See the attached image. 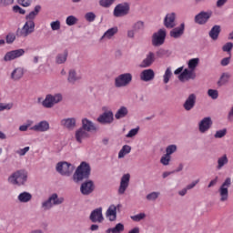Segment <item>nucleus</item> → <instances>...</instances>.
<instances>
[{"mask_svg":"<svg viewBox=\"0 0 233 233\" xmlns=\"http://www.w3.org/2000/svg\"><path fill=\"white\" fill-rule=\"evenodd\" d=\"M15 34L14 33H9L6 36H5V41L7 43V45H12V43H14V41H15Z\"/></svg>","mask_w":233,"mask_h":233,"instance_id":"nucleus-56","label":"nucleus"},{"mask_svg":"<svg viewBox=\"0 0 233 233\" xmlns=\"http://www.w3.org/2000/svg\"><path fill=\"white\" fill-rule=\"evenodd\" d=\"M26 181H28V172L25 169L15 171L8 177V182L16 187H23Z\"/></svg>","mask_w":233,"mask_h":233,"instance_id":"nucleus-3","label":"nucleus"},{"mask_svg":"<svg viewBox=\"0 0 233 233\" xmlns=\"http://www.w3.org/2000/svg\"><path fill=\"white\" fill-rule=\"evenodd\" d=\"M17 201L20 203H30L32 201V195L28 191H23L17 196Z\"/></svg>","mask_w":233,"mask_h":233,"instance_id":"nucleus-33","label":"nucleus"},{"mask_svg":"<svg viewBox=\"0 0 233 233\" xmlns=\"http://www.w3.org/2000/svg\"><path fill=\"white\" fill-rule=\"evenodd\" d=\"M50 26L53 31L61 30V22L59 20L53 21L50 23Z\"/></svg>","mask_w":233,"mask_h":233,"instance_id":"nucleus-52","label":"nucleus"},{"mask_svg":"<svg viewBox=\"0 0 233 233\" xmlns=\"http://www.w3.org/2000/svg\"><path fill=\"white\" fill-rule=\"evenodd\" d=\"M177 152V146L176 144L169 145L166 147V154L167 156H172V154H176Z\"/></svg>","mask_w":233,"mask_h":233,"instance_id":"nucleus-45","label":"nucleus"},{"mask_svg":"<svg viewBox=\"0 0 233 233\" xmlns=\"http://www.w3.org/2000/svg\"><path fill=\"white\" fill-rule=\"evenodd\" d=\"M159 196H161V193L159 191H153L146 196V199L147 201H156L159 198Z\"/></svg>","mask_w":233,"mask_h":233,"instance_id":"nucleus-42","label":"nucleus"},{"mask_svg":"<svg viewBox=\"0 0 233 233\" xmlns=\"http://www.w3.org/2000/svg\"><path fill=\"white\" fill-rule=\"evenodd\" d=\"M167 39V29L161 28L152 35L151 43L153 46H162Z\"/></svg>","mask_w":233,"mask_h":233,"instance_id":"nucleus-9","label":"nucleus"},{"mask_svg":"<svg viewBox=\"0 0 233 233\" xmlns=\"http://www.w3.org/2000/svg\"><path fill=\"white\" fill-rule=\"evenodd\" d=\"M226 165H228V157H227V155H223L218 158L216 168L217 170H221V168Z\"/></svg>","mask_w":233,"mask_h":233,"instance_id":"nucleus-37","label":"nucleus"},{"mask_svg":"<svg viewBox=\"0 0 233 233\" xmlns=\"http://www.w3.org/2000/svg\"><path fill=\"white\" fill-rule=\"evenodd\" d=\"M74 170H76V166L68 162H59L56 165V171L59 172L61 176H66V177L74 174Z\"/></svg>","mask_w":233,"mask_h":233,"instance_id":"nucleus-8","label":"nucleus"},{"mask_svg":"<svg viewBox=\"0 0 233 233\" xmlns=\"http://www.w3.org/2000/svg\"><path fill=\"white\" fill-rule=\"evenodd\" d=\"M232 48H233V43H232V42H228V43H226V44L222 46L223 52H228V54L230 53V52H232Z\"/></svg>","mask_w":233,"mask_h":233,"instance_id":"nucleus-57","label":"nucleus"},{"mask_svg":"<svg viewBox=\"0 0 233 233\" xmlns=\"http://www.w3.org/2000/svg\"><path fill=\"white\" fill-rule=\"evenodd\" d=\"M139 134V127L131 129L127 135L126 137L130 138V137H136Z\"/></svg>","mask_w":233,"mask_h":233,"instance_id":"nucleus-53","label":"nucleus"},{"mask_svg":"<svg viewBox=\"0 0 233 233\" xmlns=\"http://www.w3.org/2000/svg\"><path fill=\"white\" fill-rule=\"evenodd\" d=\"M77 81H81V76L77 75L75 69H70L68 71L67 82L70 85H76Z\"/></svg>","mask_w":233,"mask_h":233,"instance_id":"nucleus-31","label":"nucleus"},{"mask_svg":"<svg viewBox=\"0 0 233 233\" xmlns=\"http://www.w3.org/2000/svg\"><path fill=\"white\" fill-rule=\"evenodd\" d=\"M25 76V67H15L10 74L11 81H21Z\"/></svg>","mask_w":233,"mask_h":233,"instance_id":"nucleus-25","label":"nucleus"},{"mask_svg":"<svg viewBox=\"0 0 233 233\" xmlns=\"http://www.w3.org/2000/svg\"><path fill=\"white\" fill-rule=\"evenodd\" d=\"M154 77H156V73L154 69H145L140 73V79L145 83H148V81H153Z\"/></svg>","mask_w":233,"mask_h":233,"instance_id":"nucleus-27","label":"nucleus"},{"mask_svg":"<svg viewBox=\"0 0 233 233\" xmlns=\"http://www.w3.org/2000/svg\"><path fill=\"white\" fill-rule=\"evenodd\" d=\"M227 1H228V0H218L217 7L221 8L222 6H225V5H227Z\"/></svg>","mask_w":233,"mask_h":233,"instance_id":"nucleus-62","label":"nucleus"},{"mask_svg":"<svg viewBox=\"0 0 233 233\" xmlns=\"http://www.w3.org/2000/svg\"><path fill=\"white\" fill-rule=\"evenodd\" d=\"M94 190H96L94 181L86 180L81 184L80 192L83 194V196H90Z\"/></svg>","mask_w":233,"mask_h":233,"instance_id":"nucleus-17","label":"nucleus"},{"mask_svg":"<svg viewBox=\"0 0 233 233\" xmlns=\"http://www.w3.org/2000/svg\"><path fill=\"white\" fill-rule=\"evenodd\" d=\"M128 116V107L121 106L115 114L116 119H123Z\"/></svg>","mask_w":233,"mask_h":233,"instance_id":"nucleus-34","label":"nucleus"},{"mask_svg":"<svg viewBox=\"0 0 233 233\" xmlns=\"http://www.w3.org/2000/svg\"><path fill=\"white\" fill-rule=\"evenodd\" d=\"M230 185H232V179L230 177H227L219 187L218 194L220 197L219 201H221V203L228 201V188L230 187Z\"/></svg>","mask_w":233,"mask_h":233,"instance_id":"nucleus-7","label":"nucleus"},{"mask_svg":"<svg viewBox=\"0 0 233 233\" xmlns=\"http://www.w3.org/2000/svg\"><path fill=\"white\" fill-rule=\"evenodd\" d=\"M117 32H119L117 26L107 29L100 37V41H110V39H112L116 35V34H117Z\"/></svg>","mask_w":233,"mask_h":233,"instance_id":"nucleus-29","label":"nucleus"},{"mask_svg":"<svg viewBox=\"0 0 233 233\" xmlns=\"http://www.w3.org/2000/svg\"><path fill=\"white\" fill-rule=\"evenodd\" d=\"M130 152H132V147L128 145L123 146L118 152V159H123V157H125L127 154H130Z\"/></svg>","mask_w":233,"mask_h":233,"instance_id":"nucleus-39","label":"nucleus"},{"mask_svg":"<svg viewBox=\"0 0 233 233\" xmlns=\"http://www.w3.org/2000/svg\"><path fill=\"white\" fill-rule=\"evenodd\" d=\"M133 30H135V32H141V30H145V22L139 20L137 21L133 26H132Z\"/></svg>","mask_w":233,"mask_h":233,"instance_id":"nucleus-44","label":"nucleus"},{"mask_svg":"<svg viewBox=\"0 0 233 233\" xmlns=\"http://www.w3.org/2000/svg\"><path fill=\"white\" fill-rule=\"evenodd\" d=\"M88 137H90V133L81 127L75 132V139L79 145H81L85 139H88Z\"/></svg>","mask_w":233,"mask_h":233,"instance_id":"nucleus-24","label":"nucleus"},{"mask_svg":"<svg viewBox=\"0 0 233 233\" xmlns=\"http://www.w3.org/2000/svg\"><path fill=\"white\" fill-rule=\"evenodd\" d=\"M130 186V174L127 173L122 176L120 178V184L117 189V194L123 196L127 192L128 187Z\"/></svg>","mask_w":233,"mask_h":233,"instance_id":"nucleus-13","label":"nucleus"},{"mask_svg":"<svg viewBox=\"0 0 233 233\" xmlns=\"http://www.w3.org/2000/svg\"><path fill=\"white\" fill-rule=\"evenodd\" d=\"M154 61H156V55L154 52H149L146 56V58L142 61L140 66L142 68H148V66H152Z\"/></svg>","mask_w":233,"mask_h":233,"instance_id":"nucleus-30","label":"nucleus"},{"mask_svg":"<svg viewBox=\"0 0 233 233\" xmlns=\"http://www.w3.org/2000/svg\"><path fill=\"white\" fill-rule=\"evenodd\" d=\"M60 125L66 130H74L77 127V118L76 117H66L60 121Z\"/></svg>","mask_w":233,"mask_h":233,"instance_id":"nucleus-19","label":"nucleus"},{"mask_svg":"<svg viewBox=\"0 0 233 233\" xmlns=\"http://www.w3.org/2000/svg\"><path fill=\"white\" fill-rule=\"evenodd\" d=\"M176 17H177V15L176 13L174 12H171V13H167L166 15V16L164 17V26L166 28H169V29H172V28H176Z\"/></svg>","mask_w":233,"mask_h":233,"instance_id":"nucleus-20","label":"nucleus"},{"mask_svg":"<svg viewBox=\"0 0 233 233\" xmlns=\"http://www.w3.org/2000/svg\"><path fill=\"white\" fill-rule=\"evenodd\" d=\"M197 101L198 95L194 93L189 94L183 104V108L186 110V112H190V110L196 106Z\"/></svg>","mask_w":233,"mask_h":233,"instance_id":"nucleus-15","label":"nucleus"},{"mask_svg":"<svg viewBox=\"0 0 233 233\" xmlns=\"http://www.w3.org/2000/svg\"><path fill=\"white\" fill-rule=\"evenodd\" d=\"M18 5H21V6H24L25 8H28L30 5H32V0H17Z\"/></svg>","mask_w":233,"mask_h":233,"instance_id":"nucleus-59","label":"nucleus"},{"mask_svg":"<svg viewBox=\"0 0 233 233\" xmlns=\"http://www.w3.org/2000/svg\"><path fill=\"white\" fill-rule=\"evenodd\" d=\"M104 113H102L98 117V123L101 125H112L114 123V112L112 109H106V107H103Z\"/></svg>","mask_w":233,"mask_h":233,"instance_id":"nucleus-10","label":"nucleus"},{"mask_svg":"<svg viewBox=\"0 0 233 233\" xmlns=\"http://www.w3.org/2000/svg\"><path fill=\"white\" fill-rule=\"evenodd\" d=\"M130 12V5L127 3L118 4L113 12L115 17H125Z\"/></svg>","mask_w":233,"mask_h":233,"instance_id":"nucleus-12","label":"nucleus"},{"mask_svg":"<svg viewBox=\"0 0 233 233\" xmlns=\"http://www.w3.org/2000/svg\"><path fill=\"white\" fill-rule=\"evenodd\" d=\"M212 118L210 116H206L198 123V130L201 134H205L206 132H208L210 128H212Z\"/></svg>","mask_w":233,"mask_h":233,"instance_id":"nucleus-16","label":"nucleus"},{"mask_svg":"<svg viewBox=\"0 0 233 233\" xmlns=\"http://www.w3.org/2000/svg\"><path fill=\"white\" fill-rule=\"evenodd\" d=\"M63 101V95L55 94V95H46V98L42 102V106L45 108H53L55 105L57 103H61Z\"/></svg>","mask_w":233,"mask_h":233,"instance_id":"nucleus-6","label":"nucleus"},{"mask_svg":"<svg viewBox=\"0 0 233 233\" xmlns=\"http://www.w3.org/2000/svg\"><path fill=\"white\" fill-rule=\"evenodd\" d=\"M90 164L82 162L73 175L75 183H79V181H83V179H88V177H90Z\"/></svg>","mask_w":233,"mask_h":233,"instance_id":"nucleus-2","label":"nucleus"},{"mask_svg":"<svg viewBox=\"0 0 233 233\" xmlns=\"http://www.w3.org/2000/svg\"><path fill=\"white\" fill-rule=\"evenodd\" d=\"M179 81H190V79H196V72L191 69L186 68L178 76Z\"/></svg>","mask_w":233,"mask_h":233,"instance_id":"nucleus-26","label":"nucleus"},{"mask_svg":"<svg viewBox=\"0 0 233 233\" xmlns=\"http://www.w3.org/2000/svg\"><path fill=\"white\" fill-rule=\"evenodd\" d=\"M198 65H199V58H192L187 62V69L191 70L192 72H195Z\"/></svg>","mask_w":233,"mask_h":233,"instance_id":"nucleus-40","label":"nucleus"},{"mask_svg":"<svg viewBox=\"0 0 233 233\" xmlns=\"http://www.w3.org/2000/svg\"><path fill=\"white\" fill-rule=\"evenodd\" d=\"M85 19L88 21V23H94L96 21V14L94 12H88L85 15Z\"/></svg>","mask_w":233,"mask_h":233,"instance_id":"nucleus-54","label":"nucleus"},{"mask_svg":"<svg viewBox=\"0 0 233 233\" xmlns=\"http://www.w3.org/2000/svg\"><path fill=\"white\" fill-rule=\"evenodd\" d=\"M66 24L67 25V26H74V25L77 24V17L74 15L67 16L66 19Z\"/></svg>","mask_w":233,"mask_h":233,"instance_id":"nucleus-48","label":"nucleus"},{"mask_svg":"<svg viewBox=\"0 0 233 233\" xmlns=\"http://www.w3.org/2000/svg\"><path fill=\"white\" fill-rule=\"evenodd\" d=\"M226 136H227V128H223L220 130H217L214 135V137H215V139H221V138L225 137Z\"/></svg>","mask_w":233,"mask_h":233,"instance_id":"nucleus-49","label":"nucleus"},{"mask_svg":"<svg viewBox=\"0 0 233 233\" xmlns=\"http://www.w3.org/2000/svg\"><path fill=\"white\" fill-rule=\"evenodd\" d=\"M23 56H25V49L23 48L9 51L5 55L4 61H14V59L23 57Z\"/></svg>","mask_w":233,"mask_h":233,"instance_id":"nucleus-18","label":"nucleus"},{"mask_svg":"<svg viewBox=\"0 0 233 233\" xmlns=\"http://www.w3.org/2000/svg\"><path fill=\"white\" fill-rule=\"evenodd\" d=\"M232 78V74L230 72H224L220 75L218 81L217 82L218 86H225L230 79Z\"/></svg>","mask_w":233,"mask_h":233,"instance_id":"nucleus-32","label":"nucleus"},{"mask_svg":"<svg viewBox=\"0 0 233 233\" xmlns=\"http://www.w3.org/2000/svg\"><path fill=\"white\" fill-rule=\"evenodd\" d=\"M198 183H199V180H195L191 184L187 185L186 187L187 190H192V188H194V187H196Z\"/></svg>","mask_w":233,"mask_h":233,"instance_id":"nucleus-63","label":"nucleus"},{"mask_svg":"<svg viewBox=\"0 0 233 233\" xmlns=\"http://www.w3.org/2000/svg\"><path fill=\"white\" fill-rule=\"evenodd\" d=\"M208 96L211 97V99H218V97H219V92L217 89H208Z\"/></svg>","mask_w":233,"mask_h":233,"instance_id":"nucleus-50","label":"nucleus"},{"mask_svg":"<svg viewBox=\"0 0 233 233\" xmlns=\"http://www.w3.org/2000/svg\"><path fill=\"white\" fill-rule=\"evenodd\" d=\"M125 231V225L123 223H117L114 228L106 229V233H121Z\"/></svg>","mask_w":233,"mask_h":233,"instance_id":"nucleus-38","label":"nucleus"},{"mask_svg":"<svg viewBox=\"0 0 233 233\" xmlns=\"http://www.w3.org/2000/svg\"><path fill=\"white\" fill-rule=\"evenodd\" d=\"M114 3H116V0H99V5L103 8H110Z\"/></svg>","mask_w":233,"mask_h":233,"instance_id":"nucleus-47","label":"nucleus"},{"mask_svg":"<svg viewBox=\"0 0 233 233\" xmlns=\"http://www.w3.org/2000/svg\"><path fill=\"white\" fill-rule=\"evenodd\" d=\"M63 203H65V198L63 197H59L57 193H54L41 203V208L46 212V210H52L54 207L63 205Z\"/></svg>","mask_w":233,"mask_h":233,"instance_id":"nucleus-4","label":"nucleus"},{"mask_svg":"<svg viewBox=\"0 0 233 233\" xmlns=\"http://www.w3.org/2000/svg\"><path fill=\"white\" fill-rule=\"evenodd\" d=\"M132 79L133 76L131 75V73H123L118 75L116 78H115V87L116 88H125L127 86H128V85H130V83H132Z\"/></svg>","mask_w":233,"mask_h":233,"instance_id":"nucleus-5","label":"nucleus"},{"mask_svg":"<svg viewBox=\"0 0 233 233\" xmlns=\"http://www.w3.org/2000/svg\"><path fill=\"white\" fill-rule=\"evenodd\" d=\"M80 128L86 130V132H87L88 134H90V132H96V130H97L96 124H94V122L87 118L82 119V127Z\"/></svg>","mask_w":233,"mask_h":233,"instance_id":"nucleus-28","label":"nucleus"},{"mask_svg":"<svg viewBox=\"0 0 233 233\" xmlns=\"http://www.w3.org/2000/svg\"><path fill=\"white\" fill-rule=\"evenodd\" d=\"M27 152H30V147H25L24 148H20L15 151V154H17V156L23 157V156H26Z\"/></svg>","mask_w":233,"mask_h":233,"instance_id":"nucleus-55","label":"nucleus"},{"mask_svg":"<svg viewBox=\"0 0 233 233\" xmlns=\"http://www.w3.org/2000/svg\"><path fill=\"white\" fill-rule=\"evenodd\" d=\"M29 130L33 132H48V130H50V123L46 120H42L31 127Z\"/></svg>","mask_w":233,"mask_h":233,"instance_id":"nucleus-22","label":"nucleus"},{"mask_svg":"<svg viewBox=\"0 0 233 233\" xmlns=\"http://www.w3.org/2000/svg\"><path fill=\"white\" fill-rule=\"evenodd\" d=\"M163 83L164 85H168L170 79H172V68L167 67L163 75Z\"/></svg>","mask_w":233,"mask_h":233,"instance_id":"nucleus-41","label":"nucleus"},{"mask_svg":"<svg viewBox=\"0 0 233 233\" xmlns=\"http://www.w3.org/2000/svg\"><path fill=\"white\" fill-rule=\"evenodd\" d=\"M13 12H15V14H21L22 15H25V14H26V10L21 8V6L19 5H14Z\"/></svg>","mask_w":233,"mask_h":233,"instance_id":"nucleus-58","label":"nucleus"},{"mask_svg":"<svg viewBox=\"0 0 233 233\" xmlns=\"http://www.w3.org/2000/svg\"><path fill=\"white\" fill-rule=\"evenodd\" d=\"M167 54V52L165 51V49H158L157 51V56L158 57H163V56H165Z\"/></svg>","mask_w":233,"mask_h":233,"instance_id":"nucleus-64","label":"nucleus"},{"mask_svg":"<svg viewBox=\"0 0 233 233\" xmlns=\"http://www.w3.org/2000/svg\"><path fill=\"white\" fill-rule=\"evenodd\" d=\"M39 12H41V5H35L34 10L25 15L24 25L16 29V37H28L35 32V18L39 15Z\"/></svg>","mask_w":233,"mask_h":233,"instance_id":"nucleus-1","label":"nucleus"},{"mask_svg":"<svg viewBox=\"0 0 233 233\" xmlns=\"http://www.w3.org/2000/svg\"><path fill=\"white\" fill-rule=\"evenodd\" d=\"M66 59H68V52L64 51L56 55V65H65V63H66Z\"/></svg>","mask_w":233,"mask_h":233,"instance_id":"nucleus-36","label":"nucleus"},{"mask_svg":"<svg viewBox=\"0 0 233 233\" xmlns=\"http://www.w3.org/2000/svg\"><path fill=\"white\" fill-rule=\"evenodd\" d=\"M89 219L91 223H103V221H105V217L103 216V208L100 207L91 211Z\"/></svg>","mask_w":233,"mask_h":233,"instance_id":"nucleus-14","label":"nucleus"},{"mask_svg":"<svg viewBox=\"0 0 233 233\" xmlns=\"http://www.w3.org/2000/svg\"><path fill=\"white\" fill-rule=\"evenodd\" d=\"M219 34H221V26L220 25H214L211 30L209 31V37L213 41H218V37H219Z\"/></svg>","mask_w":233,"mask_h":233,"instance_id":"nucleus-35","label":"nucleus"},{"mask_svg":"<svg viewBox=\"0 0 233 233\" xmlns=\"http://www.w3.org/2000/svg\"><path fill=\"white\" fill-rule=\"evenodd\" d=\"M170 161H172V157H170V155H167V153L160 158V163L164 167H168V165H170Z\"/></svg>","mask_w":233,"mask_h":233,"instance_id":"nucleus-43","label":"nucleus"},{"mask_svg":"<svg viewBox=\"0 0 233 233\" xmlns=\"http://www.w3.org/2000/svg\"><path fill=\"white\" fill-rule=\"evenodd\" d=\"M221 66H228L230 65V57H225L220 61Z\"/></svg>","mask_w":233,"mask_h":233,"instance_id":"nucleus-61","label":"nucleus"},{"mask_svg":"<svg viewBox=\"0 0 233 233\" xmlns=\"http://www.w3.org/2000/svg\"><path fill=\"white\" fill-rule=\"evenodd\" d=\"M184 34H185V23H181L177 27H173V29L169 32V35L173 39H181Z\"/></svg>","mask_w":233,"mask_h":233,"instance_id":"nucleus-23","label":"nucleus"},{"mask_svg":"<svg viewBox=\"0 0 233 233\" xmlns=\"http://www.w3.org/2000/svg\"><path fill=\"white\" fill-rule=\"evenodd\" d=\"M34 125V121L32 120H26V123L24 124V125H21L19 127H18V130L20 132H26L28 130V128H30V127H32Z\"/></svg>","mask_w":233,"mask_h":233,"instance_id":"nucleus-46","label":"nucleus"},{"mask_svg":"<svg viewBox=\"0 0 233 233\" xmlns=\"http://www.w3.org/2000/svg\"><path fill=\"white\" fill-rule=\"evenodd\" d=\"M212 10H208V11H200L198 14L195 15L194 21L196 25H207L212 17Z\"/></svg>","mask_w":233,"mask_h":233,"instance_id":"nucleus-11","label":"nucleus"},{"mask_svg":"<svg viewBox=\"0 0 233 233\" xmlns=\"http://www.w3.org/2000/svg\"><path fill=\"white\" fill-rule=\"evenodd\" d=\"M117 208H121V204L117 206L114 204L110 205L106 211V218L110 221H116L117 219Z\"/></svg>","mask_w":233,"mask_h":233,"instance_id":"nucleus-21","label":"nucleus"},{"mask_svg":"<svg viewBox=\"0 0 233 233\" xmlns=\"http://www.w3.org/2000/svg\"><path fill=\"white\" fill-rule=\"evenodd\" d=\"M15 0H0L1 6H10V5H14Z\"/></svg>","mask_w":233,"mask_h":233,"instance_id":"nucleus-60","label":"nucleus"},{"mask_svg":"<svg viewBox=\"0 0 233 233\" xmlns=\"http://www.w3.org/2000/svg\"><path fill=\"white\" fill-rule=\"evenodd\" d=\"M147 218V215L145 213H139L134 216H131V219L136 222L142 221V219H145Z\"/></svg>","mask_w":233,"mask_h":233,"instance_id":"nucleus-51","label":"nucleus"}]
</instances>
